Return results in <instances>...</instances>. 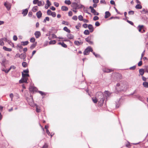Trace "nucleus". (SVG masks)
I'll list each match as a JSON object with an SVG mask.
<instances>
[{
  "instance_id": "f257e3e1",
  "label": "nucleus",
  "mask_w": 148,
  "mask_h": 148,
  "mask_svg": "<svg viewBox=\"0 0 148 148\" xmlns=\"http://www.w3.org/2000/svg\"><path fill=\"white\" fill-rule=\"evenodd\" d=\"M127 87L125 84H124L122 83H118L116 87V90L118 91H124L125 90Z\"/></svg>"
},
{
  "instance_id": "f03ea898",
  "label": "nucleus",
  "mask_w": 148,
  "mask_h": 148,
  "mask_svg": "<svg viewBox=\"0 0 148 148\" xmlns=\"http://www.w3.org/2000/svg\"><path fill=\"white\" fill-rule=\"evenodd\" d=\"M97 95H100L101 97L98 99V104L100 106H102L103 103L104 101L105 100V97L103 94L101 92H99L97 93Z\"/></svg>"
},
{
  "instance_id": "7ed1b4c3",
  "label": "nucleus",
  "mask_w": 148,
  "mask_h": 148,
  "mask_svg": "<svg viewBox=\"0 0 148 148\" xmlns=\"http://www.w3.org/2000/svg\"><path fill=\"white\" fill-rule=\"evenodd\" d=\"M71 6L73 8V9L75 10L79 9V8H82L84 7V6L83 5L78 4L75 2L72 3L71 5Z\"/></svg>"
},
{
  "instance_id": "20e7f679",
  "label": "nucleus",
  "mask_w": 148,
  "mask_h": 148,
  "mask_svg": "<svg viewBox=\"0 0 148 148\" xmlns=\"http://www.w3.org/2000/svg\"><path fill=\"white\" fill-rule=\"evenodd\" d=\"M93 51V49L91 47L88 46L84 51V55H88L89 54L90 52H92Z\"/></svg>"
},
{
  "instance_id": "39448f33",
  "label": "nucleus",
  "mask_w": 148,
  "mask_h": 148,
  "mask_svg": "<svg viewBox=\"0 0 148 148\" xmlns=\"http://www.w3.org/2000/svg\"><path fill=\"white\" fill-rule=\"evenodd\" d=\"M26 55L25 52H23L19 56V58L21 59H23L24 61H26Z\"/></svg>"
},
{
  "instance_id": "423d86ee",
  "label": "nucleus",
  "mask_w": 148,
  "mask_h": 148,
  "mask_svg": "<svg viewBox=\"0 0 148 148\" xmlns=\"http://www.w3.org/2000/svg\"><path fill=\"white\" fill-rule=\"evenodd\" d=\"M4 5L8 10H10L11 4L9 2L7 1L4 3Z\"/></svg>"
},
{
  "instance_id": "0eeeda50",
  "label": "nucleus",
  "mask_w": 148,
  "mask_h": 148,
  "mask_svg": "<svg viewBox=\"0 0 148 148\" xmlns=\"http://www.w3.org/2000/svg\"><path fill=\"white\" fill-rule=\"evenodd\" d=\"M143 27L144 26L143 25H139L138 26L137 28L138 29L139 32L142 33L145 32V30L143 28Z\"/></svg>"
},
{
  "instance_id": "6e6552de",
  "label": "nucleus",
  "mask_w": 148,
  "mask_h": 148,
  "mask_svg": "<svg viewBox=\"0 0 148 148\" xmlns=\"http://www.w3.org/2000/svg\"><path fill=\"white\" fill-rule=\"evenodd\" d=\"M89 8L91 9V12L93 13L94 15H99V13L97 12L93 7L90 6L89 7Z\"/></svg>"
},
{
  "instance_id": "1a4fd4ad",
  "label": "nucleus",
  "mask_w": 148,
  "mask_h": 148,
  "mask_svg": "<svg viewBox=\"0 0 148 148\" xmlns=\"http://www.w3.org/2000/svg\"><path fill=\"white\" fill-rule=\"evenodd\" d=\"M27 78L23 77L19 81V83L20 84L23 83H27Z\"/></svg>"
},
{
  "instance_id": "9d476101",
  "label": "nucleus",
  "mask_w": 148,
  "mask_h": 148,
  "mask_svg": "<svg viewBox=\"0 0 148 148\" xmlns=\"http://www.w3.org/2000/svg\"><path fill=\"white\" fill-rule=\"evenodd\" d=\"M74 43L75 45L79 46L80 45H82L83 44V42L81 41H80V42H79L77 40H75L74 42Z\"/></svg>"
},
{
  "instance_id": "9b49d317",
  "label": "nucleus",
  "mask_w": 148,
  "mask_h": 148,
  "mask_svg": "<svg viewBox=\"0 0 148 148\" xmlns=\"http://www.w3.org/2000/svg\"><path fill=\"white\" fill-rule=\"evenodd\" d=\"M88 28L90 30V32H92L94 31V28L92 25L91 24H89L88 26Z\"/></svg>"
},
{
  "instance_id": "f8f14e48",
  "label": "nucleus",
  "mask_w": 148,
  "mask_h": 148,
  "mask_svg": "<svg viewBox=\"0 0 148 148\" xmlns=\"http://www.w3.org/2000/svg\"><path fill=\"white\" fill-rule=\"evenodd\" d=\"M34 35L35 36L36 38H38L40 36L41 34L40 33L39 31H36L34 33Z\"/></svg>"
},
{
  "instance_id": "ddd939ff",
  "label": "nucleus",
  "mask_w": 148,
  "mask_h": 148,
  "mask_svg": "<svg viewBox=\"0 0 148 148\" xmlns=\"http://www.w3.org/2000/svg\"><path fill=\"white\" fill-rule=\"evenodd\" d=\"M28 12V9H25L23 10L22 14H23V16H26Z\"/></svg>"
},
{
  "instance_id": "4468645a",
  "label": "nucleus",
  "mask_w": 148,
  "mask_h": 148,
  "mask_svg": "<svg viewBox=\"0 0 148 148\" xmlns=\"http://www.w3.org/2000/svg\"><path fill=\"white\" fill-rule=\"evenodd\" d=\"M29 89L30 91L34 92L36 91L37 89L36 88L33 86H30L29 88Z\"/></svg>"
},
{
  "instance_id": "2eb2a0df",
  "label": "nucleus",
  "mask_w": 148,
  "mask_h": 148,
  "mask_svg": "<svg viewBox=\"0 0 148 148\" xmlns=\"http://www.w3.org/2000/svg\"><path fill=\"white\" fill-rule=\"evenodd\" d=\"M112 93L108 91H106L104 92L105 96L106 98L109 97L111 95Z\"/></svg>"
},
{
  "instance_id": "dca6fc26",
  "label": "nucleus",
  "mask_w": 148,
  "mask_h": 148,
  "mask_svg": "<svg viewBox=\"0 0 148 148\" xmlns=\"http://www.w3.org/2000/svg\"><path fill=\"white\" fill-rule=\"evenodd\" d=\"M66 36L67 37L70 39H71L73 38L74 36L70 34H67Z\"/></svg>"
},
{
  "instance_id": "f3484780",
  "label": "nucleus",
  "mask_w": 148,
  "mask_h": 148,
  "mask_svg": "<svg viewBox=\"0 0 148 148\" xmlns=\"http://www.w3.org/2000/svg\"><path fill=\"white\" fill-rule=\"evenodd\" d=\"M105 15L104 16V18H107L108 17H109V16H110L111 14L110 12L109 11H106L105 13Z\"/></svg>"
},
{
  "instance_id": "a211bd4d",
  "label": "nucleus",
  "mask_w": 148,
  "mask_h": 148,
  "mask_svg": "<svg viewBox=\"0 0 148 148\" xmlns=\"http://www.w3.org/2000/svg\"><path fill=\"white\" fill-rule=\"evenodd\" d=\"M36 15L38 18H40L42 16V13L40 11H39L36 13Z\"/></svg>"
},
{
  "instance_id": "6ab92c4d",
  "label": "nucleus",
  "mask_w": 148,
  "mask_h": 148,
  "mask_svg": "<svg viewBox=\"0 0 148 148\" xmlns=\"http://www.w3.org/2000/svg\"><path fill=\"white\" fill-rule=\"evenodd\" d=\"M61 9L63 11H67L68 10V8L65 6H62Z\"/></svg>"
},
{
  "instance_id": "aec40b11",
  "label": "nucleus",
  "mask_w": 148,
  "mask_h": 148,
  "mask_svg": "<svg viewBox=\"0 0 148 148\" xmlns=\"http://www.w3.org/2000/svg\"><path fill=\"white\" fill-rule=\"evenodd\" d=\"M103 72L106 73H110L113 71V70L110 69H103Z\"/></svg>"
},
{
  "instance_id": "412c9836",
  "label": "nucleus",
  "mask_w": 148,
  "mask_h": 148,
  "mask_svg": "<svg viewBox=\"0 0 148 148\" xmlns=\"http://www.w3.org/2000/svg\"><path fill=\"white\" fill-rule=\"evenodd\" d=\"M58 45H61L62 47L64 48H66L67 47V45L64 42H58Z\"/></svg>"
},
{
  "instance_id": "4be33fe9",
  "label": "nucleus",
  "mask_w": 148,
  "mask_h": 148,
  "mask_svg": "<svg viewBox=\"0 0 148 148\" xmlns=\"http://www.w3.org/2000/svg\"><path fill=\"white\" fill-rule=\"evenodd\" d=\"M37 42H35V43L32 44L31 46L30 47V48L31 49H34L36 46Z\"/></svg>"
},
{
  "instance_id": "5701e85b",
  "label": "nucleus",
  "mask_w": 148,
  "mask_h": 148,
  "mask_svg": "<svg viewBox=\"0 0 148 148\" xmlns=\"http://www.w3.org/2000/svg\"><path fill=\"white\" fill-rule=\"evenodd\" d=\"M3 49L5 51H12V49L10 48H8L5 46L3 47Z\"/></svg>"
},
{
  "instance_id": "b1692460",
  "label": "nucleus",
  "mask_w": 148,
  "mask_h": 148,
  "mask_svg": "<svg viewBox=\"0 0 148 148\" xmlns=\"http://www.w3.org/2000/svg\"><path fill=\"white\" fill-rule=\"evenodd\" d=\"M38 6H41L42 5H44L45 3L44 1H43L42 3V1H38Z\"/></svg>"
},
{
  "instance_id": "393cba45",
  "label": "nucleus",
  "mask_w": 148,
  "mask_h": 148,
  "mask_svg": "<svg viewBox=\"0 0 148 148\" xmlns=\"http://www.w3.org/2000/svg\"><path fill=\"white\" fill-rule=\"evenodd\" d=\"M28 43L29 42L28 41H22L21 42L22 45L23 46L27 45L28 44Z\"/></svg>"
},
{
  "instance_id": "a878e982",
  "label": "nucleus",
  "mask_w": 148,
  "mask_h": 148,
  "mask_svg": "<svg viewBox=\"0 0 148 148\" xmlns=\"http://www.w3.org/2000/svg\"><path fill=\"white\" fill-rule=\"evenodd\" d=\"M139 72L140 74L141 75H143L145 71L144 69H139Z\"/></svg>"
},
{
  "instance_id": "bb28decb",
  "label": "nucleus",
  "mask_w": 148,
  "mask_h": 148,
  "mask_svg": "<svg viewBox=\"0 0 148 148\" xmlns=\"http://www.w3.org/2000/svg\"><path fill=\"white\" fill-rule=\"evenodd\" d=\"M63 29L64 30L68 32L69 33H70L71 32L70 30L67 28V27H65Z\"/></svg>"
},
{
  "instance_id": "cd10ccee",
  "label": "nucleus",
  "mask_w": 148,
  "mask_h": 148,
  "mask_svg": "<svg viewBox=\"0 0 148 148\" xmlns=\"http://www.w3.org/2000/svg\"><path fill=\"white\" fill-rule=\"evenodd\" d=\"M35 106H36V111L37 112H40V110L39 107H38V106L36 104Z\"/></svg>"
},
{
  "instance_id": "c85d7f7f",
  "label": "nucleus",
  "mask_w": 148,
  "mask_h": 148,
  "mask_svg": "<svg viewBox=\"0 0 148 148\" xmlns=\"http://www.w3.org/2000/svg\"><path fill=\"white\" fill-rule=\"evenodd\" d=\"M64 3L68 5H70L71 4V2L70 0H66L64 1Z\"/></svg>"
},
{
  "instance_id": "c756f323",
  "label": "nucleus",
  "mask_w": 148,
  "mask_h": 148,
  "mask_svg": "<svg viewBox=\"0 0 148 148\" xmlns=\"http://www.w3.org/2000/svg\"><path fill=\"white\" fill-rule=\"evenodd\" d=\"M143 86L146 88L148 87V82H145L143 83Z\"/></svg>"
},
{
  "instance_id": "7c9ffc66",
  "label": "nucleus",
  "mask_w": 148,
  "mask_h": 148,
  "mask_svg": "<svg viewBox=\"0 0 148 148\" xmlns=\"http://www.w3.org/2000/svg\"><path fill=\"white\" fill-rule=\"evenodd\" d=\"M84 33L85 35H88L90 34V32L88 30L86 29L84 31Z\"/></svg>"
},
{
  "instance_id": "2f4dec72",
  "label": "nucleus",
  "mask_w": 148,
  "mask_h": 148,
  "mask_svg": "<svg viewBox=\"0 0 148 148\" xmlns=\"http://www.w3.org/2000/svg\"><path fill=\"white\" fill-rule=\"evenodd\" d=\"M135 8L137 9H141L142 8V6L139 4H137L135 6Z\"/></svg>"
},
{
  "instance_id": "473e14b6",
  "label": "nucleus",
  "mask_w": 148,
  "mask_h": 148,
  "mask_svg": "<svg viewBox=\"0 0 148 148\" xmlns=\"http://www.w3.org/2000/svg\"><path fill=\"white\" fill-rule=\"evenodd\" d=\"M137 98L140 101H143V97L139 95H138L137 96Z\"/></svg>"
},
{
  "instance_id": "72a5a7b5",
  "label": "nucleus",
  "mask_w": 148,
  "mask_h": 148,
  "mask_svg": "<svg viewBox=\"0 0 148 148\" xmlns=\"http://www.w3.org/2000/svg\"><path fill=\"white\" fill-rule=\"evenodd\" d=\"M56 42L55 40H51L49 42L50 45L54 44L56 43Z\"/></svg>"
},
{
  "instance_id": "f704fd0d",
  "label": "nucleus",
  "mask_w": 148,
  "mask_h": 148,
  "mask_svg": "<svg viewBox=\"0 0 148 148\" xmlns=\"http://www.w3.org/2000/svg\"><path fill=\"white\" fill-rule=\"evenodd\" d=\"M52 12L49 9L48 10L47 12V14L48 15H51Z\"/></svg>"
},
{
  "instance_id": "c9c22d12",
  "label": "nucleus",
  "mask_w": 148,
  "mask_h": 148,
  "mask_svg": "<svg viewBox=\"0 0 148 148\" xmlns=\"http://www.w3.org/2000/svg\"><path fill=\"white\" fill-rule=\"evenodd\" d=\"M4 45L3 41L2 38L0 39V45L1 46H3Z\"/></svg>"
},
{
  "instance_id": "e433bc0d",
  "label": "nucleus",
  "mask_w": 148,
  "mask_h": 148,
  "mask_svg": "<svg viewBox=\"0 0 148 148\" xmlns=\"http://www.w3.org/2000/svg\"><path fill=\"white\" fill-rule=\"evenodd\" d=\"M22 65L23 67H25L27 66V64L26 62H23L22 63Z\"/></svg>"
},
{
  "instance_id": "4c0bfd02",
  "label": "nucleus",
  "mask_w": 148,
  "mask_h": 148,
  "mask_svg": "<svg viewBox=\"0 0 148 148\" xmlns=\"http://www.w3.org/2000/svg\"><path fill=\"white\" fill-rule=\"evenodd\" d=\"M38 7L37 6H35L33 7L32 9V11L34 12H35L37 10Z\"/></svg>"
},
{
  "instance_id": "58836bf2",
  "label": "nucleus",
  "mask_w": 148,
  "mask_h": 148,
  "mask_svg": "<svg viewBox=\"0 0 148 148\" xmlns=\"http://www.w3.org/2000/svg\"><path fill=\"white\" fill-rule=\"evenodd\" d=\"M78 19L79 20L82 21L83 20V17L82 15L79 16L78 17Z\"/></svg>"
},
{
  "instance_id": "ea45409f",
  "label": "nucleus",
  "mask_w": 148,
  "mask_h": 148,
  "mask_svg": "<svg viewBox=\"0 0 148 148\" xmlns=\"http://www.w3.org/2000/svg\"><path fill=\"white\" fill-rule=\"evenodd\" d=\"M62 24H64L66 25H68L69 24V23L67 21H62Z\"/></svg>"
},
{
  "instance_id": "a19ab883",
  "label": "nucleus",
  "mask_w": 148,
  "mask_h": 148,
  "mask_svg": "<svg viewBox=\"0 0 148 148\" xmlns=\"http://www.w3.org/2000/svg\"><path fill=\"white\" fill-rule=\"evenodd\" d=\"M91 39V36H89L87 38H86L85 39L86 41L87 42H88Z\"/></svg>"
},
{
  "instance_id": "79ce46f5",
  "label": "nucleus",
  "mask_w": 148,
  "mask_h": 148,
  "mask_svg": "<svg viewBox=\"0 0 148 148\" xmlns=\"http://www.w3.org/2000/svg\"><path fill=\"white\" fill-rule=\"evenodd\" d=\"M35 39L34 38H31L30 39V41L32 42H35Z\"/></svg>"
},
{
  "instance_id": "37998d69",
  "label": "nucleus",
  "mask_w": 148,
  "mask_h": 148,
  "mask_svg": "<svg viewBox=\"0 0 148 148\" xmlns=\"http://www.w3.org/2000/svg\"><path fill=\"white\" fill-rule=\"evenodd\" d=\"M92 100L93 102L95 103H96L97 101V100L96 98H92Z\"/></svg>"
},
{
  "instance_id": "c03bdc74",
  "label": "nucleus",
  "mask_w": 148,
  "mask_h": 148,
  "mask_svg": "<svg viewBox=\"0 0 148 148\" xmlns=\"http://www.w3.org/2000/svg\"><path fill=\"white\" fill-rule=\"evenodd\" d=\"M51 15L53 17H55L56 16V13L55 12H53Z\"/></svg>"
},
{
  "instance_id": "a18cd8bd",
  "label": "nucleus",
  "mask_w": 148,
  "mask_h": 148,
  "mask_svg": "<svg viewBox=\"0 0 148 148\" xmlns=\"http://www.w3.org/2000/svg\"><path fill=\"white\" fill-rule=\"evenodd\" d=\"M134 14V12L133 11H130L128 12V14L130 15H133Z\"/></svg>"
},
{
  "instance_id": "49530a36",
  "label": "nucleus",
  "mask_w": 148,
  "mask_h": 148,
  "mask_svg": "<svg viewBox=\"0 0 148 148\" xmlns=\"http://www.w3.org/2000/svg\"><path fill=\"white\" fill-rule=\"evenodd\" d=\"M99 19V18L98 16H95L93 17V20L94 21H96L97 20H98Z\"/></svg>"
},
{
  "instance_id": "de8ad7c7",
  "label": "nucleus",
  "mask_w": 148,
  "mask_h": 148,
  "mask_svg": "<svg viewBox=\"0 0 148 148\" xmlns=\"http://www.w3.org/2000/svg\"><path fill=\"white\" fill-rule=\"evenodd\" d=\"M14 97L13 94L11 93L10 95V97L11 98V100L12 101L13 99V98Z\"/></svg>"
},
{
  "instance_id": "09e8293b",
  "label": "nucleus",
  "mask_w": 148,
  "mask_h": 148,
  "mask_svg": "<svg viewBox=\"0 0 148 148\" xmlns=\"http://www.w3.org/2000/svg\"><path fill=\"white\" fill-rule=\"evenodd\" d=\"M54 5L56 7H58L59 5V3L56 2H54Z\"/></svg>"
},
{
  "instance_id": "8fccbe9b",
  "label": "nucleus",
  "mask_w": 148,
  "mask_h": 148,
  "mask_svg": "<svg viewBox=\"0 0 148 148\" xmlns=\"http://www.w3.org/2000/svg\"><path fill=\"white\" fill-rule=\"evenodd\" d=\"M72 19L75 21H76L77 20V18L76 16H73L72 18Z\"/></svg>"
},
{
  "instance_id": "3c124183",
  "label": "nucleus",
  "mask_w": 148,
  "mask_h": 148,
  "mask_svg": "<svg viewBox=\"0 0 148 148\" xmlns=\"http://www.w3.org/2000/svg\"><path fill=\"white\" fill-rule=\"evenodd\" d=\"M47 2V5H49V6L51 5V4L50 3V2L49 1V0H47L46 1Z\"/></svg>"
},
{
  "instance_id": "603ef678",
  "label": "nucleus",
  "mask_w": 148,
  "mask_h": 148,
  "mask_svg": "<svg viewBox=\"0 0 148 148\" xmlns=\"http://www.w3.org/2000/svg\"><path fill=\"white\" fill-rule=\"evenodd\" d=\"M48 42L47 41H46L45 42H44V43L43 44V46L44 47H46L48 45Z\"/></svg>"
},
{
  "instance_id": "864d4df0",
  "label": "nucleus",
  "mask_w": 148,
  "mask_h": 148,
  "mask_svg": "<svg viewBox=\"0 0 148 148\" xmlns=\"http://www.w3.org/2000/svg\"><path fill=\"white\" fill-rule=\"evenodd\" d=\"M83 27L85 28H86L88 27V25L87 24L85 23L83 25Z\"/></svg>"
},
{
  "instance_id": "5fc2aeb1",
  "label": "nucleus",
  "mask_w": 148,
  "mask_h": 148,
  "mask_svg": "<svg viewBox=\"0 0 148 148\" xmlns=\"http://www.w3.org/2000/svg\"><path fill=\"white\" fill-rule=\"evenodd\" d=\"M10 70L11 69H15L16 68V67L14 65H12L10 66Z\"/></svg>"
},
{
  "instance_id": "6e6d98bb",
  "label": "nucleus",
  "mask_w": 148,
  "mask_h": 148,
  "mask_svg": "<svg viewBox=\"0 0 148 148\" xmlns=\"http://www.w3.org/2000/svg\"><path fill=\"white\" fill-rule=\"evenodd\" d=\"M100 24L99 22L97 21L95 23V25L96 26H99L100 25Z\"/></svg>"
},
{
  "instance_id": "4d7b16f0",
  "label": "nucleus",
  "mask_w": 148,
  "mask_h": 148,
  "mask_svg": "<svg viewBox=\"0 0 148 148\" xmlns=\"http://www.w3.org/2000/svg\"><path fill=\"white\" fill-rule=\"evenodd\" d=\"M136 68V66H134L132 67H130V70H134Z\"/></svg>"
},
{
  "instance_id": "13d9d810",
  "label": "nucleus",
  "mask_w": 148,
  "mask_h": 148,
  "mask_svg": "<svg viewBox=\"0 0 148 148\" xmlns=\"http://www.w3.org/2000/svg\"><path fill=\"white\" fill-rule=\"evenodd\" d=\"M127 22L128 23H130V24L132 25H134L132 21H130L129 20H127Z\"/></svg>"
},
{
  "instance_id": "bf43d9fd",
  "label": "nucleus",
  "mask_w": 148,
  "mask_h": 148,
  "mask_svg": "<svg viewBox=\"0 0 148 148\" xmlns=\"http://www.w3.org/2000/svg\"><path fill=\"white\" fill-rule=\"evenodd\" d=\"M48 146L46 144H45L43 146L42 148H48Z\"/></svg>"
},
{
  "instance_id": "052dcab7",
  "label": "nucleus",
  "mask_w": 148,
  "mask_h": 148,
  "mask_svg": "<svg viewBox=\"0 0 148 148\" xmlns=\"http://www.w3.org/2000/svg\"><path fill=\"white\" fill-rule=\"evenodd\" d=\"M22 77H23L26 78V73H22Z\"/></svg>"
},
{
  "instance_id": "680f3d73",
  "label": "nucleus",
  "mask_w": 148,
  "mask_h": 148,
  "mask_svg": "<svg viewBox=\"0 0 148 148\" xmlns=\"http://www.w3.org/2000/svg\"><path fill=\"white\" fill-rule=\"evenodd\" d=\"M72 12L71 11H70L68 12L69 16H71L72 15Z\"/></svg>"
},
{
  "instance_id": "e2e57ef3",
  "label": "nucleus",
  "mask_w": 148,
  "mask_h": 148,
  "mask_svg": "<svg viewBox=\"0 0 148 148\" xmlns=\"http://www.w3.org/2000/svg\"><path fill=\"white\" fill-rule=\"evenodd\" d=\"M13 39L15 41L17 39V36L15 35L13 37Z\"/></svg>"
},
{
  "instance_id": "0e129e2a",
  "label": "nucleus",
  "mask_w": 148,
  "mask_h": 148,
  "mask_svg": "<svg viewBox=\"0 0 148 148\" xmlns=\"http://www.w3.org/2000/svg\"><path fill=\"white\" fill-rule=\"evenodd\" d=\"M32 12H29L28 13V16L29 17H31L32 15Z\"/></svg>"
},
{
  "instance_id": "69168bd1",
  "label": "nucleus",
  "mask_w": 148,
  "mask_h": 148,
  "mask_svg": "<svg viewBox=\"0 0 148 148\" xmlns=\"http://www.w3.org/2000/svg\"><path fill=\"white\" fill-rule=\"evenodd\" d=\"M142 64V61H140L138 64V66H140Z\"/></svg>"
},
{
  "instance_id": "338daca9",
  "label": "nucleus",
  "mask_w": 148,
  "mask_h": 148,
  "mask_svg": "<svg viewBox=\"0 0 148 148\" xmlns=\"http://www.w3.org/2000/svg\"><path fill=\"white\" fill-rule=\"evenodd\" d=\"M23 72L26 73H28L29 72L28 69H27L26 70H24L23 71Z\"/></svg>"
},
{
  "instance_id": "774afa93",
  "label": "nucleus",
  "mask_w": 148,
  "mask_h": 148,
  "mask_svg": "<svg viewBox=\"0 0 148 148\" xmlns=\"http://www.w3.org/2000/svg\"><path fill=\"white\" fill-rule=\"evenodd\" d=\"M100 3H101L106 4V2L105 0H101L100 1Z\"/></svg>"
}]
</instances>
